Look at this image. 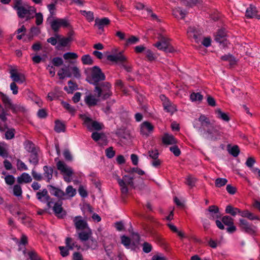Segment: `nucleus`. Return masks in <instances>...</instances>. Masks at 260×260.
<instances>
[{"label":"nucleus","instance_id":"f257e3e1","mask_svg":"<svg viewBox=\"0 0 260 260\" xmlns=\"http://www.w3.org/2000/svg\"><path fill=\"white\" fill-rule=\"evenodd\" d=\"M125 171L129 173V174L124 175L122 179H118V181L121 187V190L122 193H126L128 191V186L133 187V179L135 177L134 174H137L139 175H143L145 174L144 172L139 169L138 167L129 168L126 167L125 168Z\"/></svg>","mask_w":260,"mask_h":260},{"label":"nucleus","instance_id":"f03ea898","mask_svg":"<svg viewBox=\"0 0 260 260\" xmlns=\"http://www.w3.org/2000/svg\"><path fill=\"white\" fill-rule=\"evenodd\" d=\"M18 16L20 18H25L26 20L34 17L32 14L36 13V9L26 5H23L20 2H17L14 6Z\"/></svg>","mask_w":260,"mask_h":260},{"label":"nucleus","instance_id":"7ed1b4c3","mask_svg":"<svg viewBox=\"0 0 260 260\" xmlns=\"http://www.w3.org/2000/svg\"><path fill=\"white\" fill-rule=\"evenodd\" d=\"M46 22L48 23L54 32L58 31L60 27L72 28V25L68 18H59L57 17H48Z\"/></svg>","mask_w":260,"mask_h":260},{"label":"nucleus","instance_id":"20e7f679","mask_svg":"<svg viewBox=\"0 0 260 260\" xmlns=\"http://www.w3.org/2000/svg\"><path fill=\"white\" fill-rule=\"evenodd\" d=\"M89 75L87 77L88 81L97 85L99 82L105 79V75L98 66H94L89 69Z\"/></svg>","mask_w":260,"mask_h":260},{"label":"nucleus","instance_id":"39448f33","mask_svg":"<svg viewBox=\"0 0 260 260\" xmlns=\"http://www.w3.org/2000/svg\"><path fill=\"white\" fill-rule=\"evenodd\" d=\"M111 88V84L109 82H105L100 86L96 85L95 91L97 92L98 98H100L103 100H106L110 97L112 94Z\"/></svg>","mask_w":260,"mask_h":260},{"label":"nucleus","instance_id":"423d86ee","mask_svg":"<svg viewBox=\"0 0 260 260\" xmlns=\"http://www.w3.org/2000/svg\"><path fill=\"white\" fill-rule=\"evenodd\" d=\"M158 41L154 46L159 50L172 52L174 49L170 45V40L165 34H159L157 37Z\"/></svg>","mask_w":260,"mask_h":260},{"label":"nucleus","instance_id":"0eeeda50","mask_svg":"<svg viewBox=\"0 0 260 260\" xmlns=\"http://www.w3.org/2000/svg\"><path fill=\"white\" fill-rule=\"evenodd\" d=\"M57 168L63 175L64 180L66 182L70 183L72 181L74 172L67 164H57Z\"/></svg>","mask_w":260,"mask_h":260},{"label":"nucleus","instance_id":"6e6552de","mask_svg":"<svg viewBox=\"0 0 260 260\" xmlns=\"http://www.w3.org/2000/svg\"><path fill=\"white\" fill-rule=\"evenodd\" d=\"M80 117L81 119L83 121V124L90 131H92L94 130H101L103 127V125L102 123L96 121L92 120L86 114H81L80 115Z\"/></svg>","mask_w":260,"mask_h":260},{"label":"nucleus","instance_id":"1a4fd4ad","mask_svg":"<svg viewBox=\"0 0 260 260\" xmlns=\"http://www.w3.org/2000/svg\"><path fill=\"white\" fill-rule=\"evenodd\" d=\"M239 226L243 231L249 235H253L256 233V226L244 219H240Z\"/></svg>","mask_w":260,"mask_h":260},{"label":"nucleus","instance_id":"9d476101","mask_svg":"<svg viewBox=\"0 0 260 260\" xmlns=\"http://www.w3.org/2000/svg\"><path fill=\"white\" fill-rule=\"evenodd\" d=\"M36 197L38 200L41 202L47 203V206L49 208L52 207L53 203L49 201L50 197L48 193V191L46 189H44L42 190H39L36 193Z\"/></svg>","mask_w":260,"mask_h":260},{"label":"nucleus","instance_id":"9b49d317","mask_svg":"<svg viewBox=\"0 0 260 260\" xmlns=\"http://www.w3.org/2000/svg\"><path fill=\"white\" fill-rule=\"evenodd\" d=\"M153 126L149 122L144 121L141 125V134L146 137H148L149 134L153 131Z\"/></svg>","mask_w":260,"mask_h":260},{"label":"nucleus","instance_id":"f8f14e48","mask_svg":"<svg viewBox=\"0 0 260 260\" xmlns=\"http://www.w3.org/2000/svg\"><path fill=\"white\" fill-rule=\"evenodd\" d=\"M225 36V30L223 29H220L214 35L215 41L219 43L221 45L222 44L223 46H226L228 44V41Z\"/></svg>","mask_w":260,"mask_h":260},{"label":"nucleus","instance_id":"ddd939ff","mask_svg":"<svg viewBox=\"0 0 260 260\" xmlns=\"http://www.w3.org/2000/svg\"><path fill=\"white\" fill-rule=\"evenodd\" d=\"M49 190L52 195H53L59 199L63 200L66 199V194L60 188L55 187L52 185L48 186Z\"/></svg>","mask_w":260,"mask_h":260},{"label":"nucleus","instance_id":"4468645a","mask_svg":"<svg viewBox=\"0 0 260 260\" xmlns=\"http://www.w3.org/2000/svg\"><path fill=\"white\" fill-rule=\"evenodd\" d=\"M107 59L109 61L115 62H122L126 60L125 57L122 52L118 53L110 54L107 56Z\"/></svg>","mask_w":260,"mask_h":260},{"label":"nucleus","instance_id":"2eb2a0df","mask_svg":"<svg viewBox=\"0 0 260 260\" xmlns=\"http://www.w3.org/2000/svg\"><path fill=\"white\" fill-rule=\"evenodd\" d=\"M257 11L256 8L250 5L246 9L245 16L248 18H252L255 17L257 19H260V15L257 14Z\"/></svg>","mask_w":260,"mask_h":260},{"label":"nucleus","instance_id":"dca6fc26","mask_svg":"<svg viewBox=\"0 0 260 260\" xmlns=\"http://www.w3.org/2000/svg\"><path fill=\"white\" fill-rule=\"evenodd\" d=\"M162 142L165 145H175L177 143L176 139L171 134H164L162 137Z\"/></svg>","mask_w":260,"mask_h":260},{"label":"nucleus","instance_id":"f3484780","mask_svg":"<svg viewBox=\"0 0 260 260\" xmlns=\"http://www.w3.org/2000/svg\"><path fill=\"white\" fill-rule=\"evenodd\" d=\"M187 35L189 37L193 38L195 42L199 43L201 39V34L193 27H190L188 28Z\"/></svg>","mask_w":260,"mask_h":260},{"label":"nucleus","instance_id":"a211bd4d","mask_svg":"<svg viewBox=\"0 0 260 260\" xmlns=\"http://www.w3.org/2000/svg\"><path fill=\"white\" fill-rule=\"evenodd\" d=\"M11 78L14 81L19 84L23 83L25 81V78L23 74L18 73L15 71H12L10 72Z\"/></svg>","mask_w":260,"mask_h":260},{"label":"nucleus","instance_id":"6ab92c4d","mask_svg":"<svg viewBox=\"0 0 260 260\" xmlns=\"http://www.w3.org/2000/svg\"><path fill=\"white\" fill-rule=\"evenodd\" d=\"M99 98L96 97L95 95L92 94H89L86 95L84 101L85 103L89 106H95L99 101Z\"/></svg>","mask_w":260,"mask_h":260},{"label":"nucleus","instance_id":"aec40b11","mask_svg":"<svg viewBox=\"0 0 260 260\" xmlns=\"http://www.w3.org/2000/svg\"><path fill=\"white\" fill-rule=\"evenodd\" d=\"M76 229L78 230H83L87 226L86 222L83 220L81 216H76L73 220Z\"/></svg>","mask_w":260,"mask_h":260},{"label":"nucleus","instance_id":"412c9836","mask_svg":"<svg viewBox=\"0 0 260 260\" xmlns=\"http://www.w3.org/2000/svg\"><path fill=\"white\" fill-rule=\"evenodd\" d=\"M110 20L107 17L102 19L96 18L95 20V25L97 26L99 29H103L105 26L108 25L110 23Z\"/></svg>","mask_w":260,"mask_h":260},{"label":"nucleus","instance_id":"4be33fe9","mask_svg":"<svg viewBox=\"0 0 260 260\" xmlns=\"http://www.w3.org/2000/svg\"><path fill=\"white\" fill-rule=\"evenodd\" d=\"M209 213L207 214L209 218L214 219L218 217V208L215 206H210L208 210Z\"/></svg>","mask_w":260,"mask_h":260},{"label":"nucleus","instance_id":"5701e85b","mask_svg":"<svg viewBox=\"0 0 260 260\" xmlns=\"http://www.w3.org/2000/svg\"><path fill=\"white\" fill-rule=\"evenodd\" d=\"M62 202L58 201L54 204L53 210L56 215L58 217L61 218L64 214L62 213Z\"/></svg>","mask_w":260,"mask_h":260},{"label":"nucleus","instance_id":"b1692460","mask_svg":"<svg viewBox=\"0 0 260 260\" xmlns=\"http://www.w3.org/2000/svg\"><path fill=\"white\" fill-rule=\"evenodd\" d=\"M186 14L187 13L180 7L175 8L173 10V15L175 18L179 19H184Z\"/></svg>","mask_w":260,"mask_h":260},{"label":"nucleus","instance_id":"393cba45","mask_svg":"<svg viewBox=\"0 0 260 260\" xmlns=\"http://www.w3.org/2000/svg\"><path fill=\"white\" fill-rule=\"evenodd\" d=\"M162 105L164 110L171 114H173L177 111L176 106L170 101H167V103H162Z\"/></svg>","mask_w":260,"mask_h":260},{"label":"nucleus","instance_id":"a878e982","mask_svg":"<svg viewBox=\"0 0 260 260\" xmlns=\"http://www.w3.org/2000/svg\"><path fill=\"white\" fill-rule=\"evenodd\" d=\"M32 180L31 176L27 173H23L21 176L17 177V181L18 183H27L31 182Z\"/></svg>","mask_w":260,"mask_h":260},{"label":"nucleus","instance_id":"bb28decb","mask_svg":"<svg viewBox=\"0 0 260 260\" xmlns=\"http://www.w3.org/2000/svg\"><path fill=\"white\" fill-rule=\"evenodd\" d=\"M215 114H216V116L218 118L220 119L225 121H229L230 120V118L228 115L222 112L220 109H217L215 111Z\"/></svg>","mask_w":260,"mask_h":260},{"label":"nucleus","instance_id":"cd10ccee","mask_svg":"<svg viewBox=\"0 0 260 260\" xmlns=\"http://www.w3.org/2000/svg\"><path fill=\"white\" fill-rule=\"evenodd\" d=\"M0 95L2 101H3L5 106L7 108H9L13 103L12 100L9 98L8 96L2 92H0Z\"/></svg>","mask_w":260,"mask_h":260},{"label":"nucleus","instance_id":"c85d7f7f","mask_svg":"<svg viewBox=\"0 0 260 260\" xmlns=\"http://www.w3.org/2000/svg\"><path fill=\"white\" fill-rule=\"evenodd\" d=\"M44 175L45 178H46L47 181L49 182L52 179L53 169L51 167H48L47 166L44 167Z\"/></svg>","mask_w":260,"mask_h":260},{"label":"nucleus","instance_id":"c756f323","mask_svg":"<svg viewBox=\"0 0 260 260\" xmlns=\"http://www.w3.org/2000/svg\"><path fill=\"white\" fill-rule=\"evenodd\" d=\"M241 216L243 217H246L250 220L258 219L257 215H254L253 213L249 212L248 210L243 211L241 212Z\"/></svg>","mask_w":260,"mask_h":260},{"label":"nucleus","instance_id":"7c9ffc66","mask_svg":"<svg viewBox=\"0 0 260 260\" xmlns=\"http://www.w3.org/2000/svg\"><path fill=\"white\" fill-rule=\"evenodd\" d=\"M40 151L37 149L30 153L29 162H38L39 161Z\"/></svg>","mask_w":260,"mask_h":260},{"label":"nucleus","instance_id":"2f4dec72","mask_svg":"<svg viewBox=\"0 0 260 260\" xmlns=\"http://www.w3.org/2000/svg\"><path fill=\"white\" fill-rule=\"evenodd\" d=\"M145 55L147 58V60L150 61H152L157 59V56L156 54L154 53L150 49H147L145 52Z\"/></svg>","mask_w":260,"mask_h":260},{"label":"nucleus","instance_id":"473e14b6","mask_svg":"<svg viewBox=\"0 0 260 260\" xmlns=\"http://www.w3.org/2000/svg\"><path fill=\"white\" fill-rule=\"evenodd\" d=\"M185 183L186 185L189 186L190 188L193 187L195 186L197 179L191 175H189L185 178Z\"/></svg>","mask_w":260,"mask_h":260},{"label":"nucleus","instance_id":"72a5a7b5","mask_svg":"<svg viewBox=\"0 0 260 260\" xmlns=\"http://www.w3.org/2000/svg\"><path fill=\"white\" fill-rule=\"evenodd\" d=\"M198 121L203 126H208L210 125L209 119L205 115L201 114L198 119Z\"/></svg>","mask_w":260,"mask_h":260},{"label":"nucleus","instance_id":"f704fd0d","mask_svg":"<svg viewBox=\"0 0 260 260\" xmlns=\"http://www.w3.org/2000/svg\"><path fill=\"white\" fill-rule=\"evenodd\" d=\"M225 211L227 213L230 214L233 216H235L237 213H239L241 215V211L237 208H234L231 205L226 206Z\"/></svg>","mask_w":260,"mask_h":260},{"label":"nucleus","instance_id":"c9c22d12","mask_svg":"<svg viewBox=\"0 0 260 260\" xmlns=\"http://www.w3.org/2000/svg\"><path fill=\"white\" fill-rule=\"evenodd\" d=\"M24 146L25 150L29 153L39 149L38 148L35 147V144L34 143L29 141L25 142Z\"/></svg>","mask_w":260,"mask_h":260},{"label":"nucleus","instance_id":"e433bc0d","mask_svg":"<svg viewBox=\"0 0 260 260\" xmlns=\"http://www.w3.org/2000/svg\"><path fill=\"white\" fill-rule=\"evenodd\" d=\"M66 127L64 123L59 120L55 121L54 130L57 133L63 132L65 131Z\"/></svg>","mask_w":260,"mask_h":260},{"label":"nucleus","instance_id":"4c0bfd02","mask_svg":"<svg viewBox=\"0 0 260 260\" xmlns=\"http://www.w3.org/2000/svg\"><path fill=\"white\" fill-rule=\"evenodd\" d=\"M13 112L16 113L18 112H24L25 111V108L21 105L13 104V103L9 108Z\"/></svg>","mask_w":260,"mask_h":260},{"label":"nucleus","instance_id":"58836bf2","mask_svg":"<svg viewBox=\"0 0 260 260\" xmlns=\"http://www.w3.org/2000/svg\"><path fill=\"white\" fill-rule=\"evenodd\" d=\"M66 196H68L69 198H73L76 194V190L71 185H69L66 189Z\"/></svg>","mask_w":260,"mask_h":260},{"label":"nucleus","instance_id":"ea45409f","mask_svg":"<svg viewBox=\"0 0 260 260\" xmlns=\"http://www.w3.org/2000/svg\"><path fill=\"white\" fill-rule=\"evenodd\" d=\"M182 3L186 6L193 7L201 3V0H181Z\"/></svg>","mask_w":260,"mask_h":260},{"label":"nucleus","instance_id":"a19ab883","mask_svg":"<svg viewBox=\"0 0 260 260\" xmlns=\"http://www.w3.org/2000/svg\"><path fill=\"white\" fill-rule=\"evenodd\" d=\"M71 76H73L76 78H80L81 77V73L79 69L76 66L72 67L70 68Z\"/></svg>","mask_w":260,"mask_h":260},{"label":"nucleus","instance_id":"79ce46f5","mask_svg":"<svg viewBox=\"0 0 260 260\" xmlns=\"http://www.w3.org/2000/svg\"><path fill=\"white\" fill-rule=\"evenodd\" d=\"M80 13L86 17V19L89 22H91L94 20V15L92 12L81 10Z\"/></svg>","mask_w":260,"mask_h":260},{"label":"nucleus","instance_id":"37998d69","mask_svg":"<svg viewBox=\"0 0 260 260\" xmlns=\"http://www.w3.org/2000/svg\"><path fill=\"white\" fill-rule=\"evenodd\" d=\"M77 88V86L72 81H70L68 82V87L65 86L64 87V90H66L68 93H72L73 91L75 90Z\"/></svg>","mask_w":260,"mask_h":260},{"label":"nucleus","instance_id":"c03bdc74","mask_svg":"<svg viewBox=\"0 0 260 260\" xmlns=\"http://www.w3.org/2000/svg\"><path fill=\"white\" fill-rule=\"evenodd\" d=\"M61 105L70 114L74 115L76 110L74 107L64 101L61 102Z\"/></svg>","mask_w":260,"mask_h":260},{"label":"nucleus","instance_id":"a18cd8bd","mask_svg":"<svg viewBox=\"0 0 260 260\" xmlns=\"http://www.w3.org/2000/svg\"><path fill=\"white\" fill-rule=\"evenodd\" d=\"M57 75L60 79H64L66 77H71V74L67 69L62 68L57 73Z\"/></svg>","mask_w":260,"mask_h":260},{"label":"nucleus","instance_id":"49530a36","mask_svg":"<svg viewBox=\"0 0 260 260\" xmlns=\"http://www.w3.org/2000/svg\"><path fill=\"white\" fill-rule=\"evenodd\" d=\"M81 61L84 64L91 65L93 63V60L91 57L88 55H84L81 57Z\"/></svg>","mask_w":260,"mask_h":260},{"label":"nucleus","instance_id":"de8ad7c7","mask_svg":"<svg viewBox=\"0 0 260 260\" xmlns=\"http://www.w3.org/2000/svg\"><path fill=\"white\" fill-rule=\"evenodd\" d=\"M7 145L4 143L0 144V156L3 157H7L8 155Z\"/></svg>","mask_w":260,"mask_h":260},{"label":"nucleus","instance_id":"09e8293b","mask_svg":"<svg viewBox=\"0 0 260 260\" xmlns=\"http://www.w3.org/2000/svg\"><path fill=\"white\" fill-rule=\"evenodd\" d=\"M121 243L127 249L130 248L131 241L129 238L125 236L121 237Z\"/></svg>","mask_w":260,"mask_h":260},{"label":"nucleus","instance_id":"8fccbe9b","mask_svg":"<svg viewBox=\"0 0 260 260\" xmlns=\"http://www.w3.org/2000/svg\"><path fill=\"white\" fill-rule=\"evenodd\" d=\"M13 194L17 197H21L22 196V189L21 187L19 184H16L13 186Z\"/></svg>","mask_w":260,"mask_h":260},{"label":"nucleus","instance_id":"3c124183","mask_svg":"<svg viewBox=\"0 0 260 260\" xmlns=\"http://www.w3.org/2000/svg\"><path fill=\"white\" fill-rule=\"evenodd\" d=\"M227 182L228 180L226 179L223 178H218L215 180V184L216 187H221L224 186Z\"/></svg>","mask_w":260,"mask_h":260},{"label":"nucleus","instance_id":"603ef678","mask_svg":"<svg viewBox=\"0 0 260 260\" xmlns=\"http://www.w3.org/2000/svg\"><path fill=\"white\" fill-rule=\"evenodd\" d=\"M91 138L96 142H98L100 140H105L104 135L102 133L97 132L92 133Z\"/></svg>","mask_w":260,"mask_h":260},{"label":"nucleus","instance_id":"864d4df0","mask_svg":"<svg viewBox=\"0 0 260 260\" xmlns=\"http://www.w3.org/2000/svg\"><path fill=\"white\" fill-rule=\"evenodd\" d=\"M190 99L192 102L201 101L203 99V95L199 92H193L190 95Z\"/></svg>","mask_w":260,"mask_h":260},{"label":"nucleus","instance_id":"5fc2aeb1","mask_svg":"<svg viewBox=\"0 0 260 260\" xmlns=\"http://www.w3.org/2000/svg\"><path fill=\"white\" fill-rule=\"evenodd\" d=\"M46 57V54H43L42 56L39 55H35L32 57V60L34 63H39L42 61L45 60Z\"/></svg>","mask_w":260,"mask_h":260},{"label":"nucleus","instance_id":"6e6d98bb","mask_svg":"<svg viewBox=\"0 0 260 260\" xmlns=\"http://www.w3.org/2000/svg\"><path fill=\"white\" fill-rule=\"evenodd\" d=\"M63 58L65 60L76 59L78 56L77 53L74 52H67L63 54Z\"/></svg>","mask_w":260,"mask_h":260},{"label":"nucleus","instance_id":"4d7b16f0","mask_svg":"<svg viewBox=\"0 0 260 260\" xmlns=\"http://www.w3.org/2000/svg\"><path fill=\"white\" fill-rule=\"evenodd\" d=\"M58 46L60 47L67 46L71 41L69 38L63 37L58 39Z\"/></svg>","mask_w":260,"mask_h":260},{"label":"nucleus","instance_id":"13d9d810","mask_svg":"<svg viewBox=\"0 0 260 260\" xmlns=\"http://www.w3.org/2000/svg\"><path fill=\"white\" fill-rule=\"evenodd\" d=\"M228 151L231 154L235 157L237 156L240 152L239 147L236 145L229 148Z\"/></svg>","mask_w":260,"mask_h":260},{"label":"nucleus","instance_id":"bf43d9fd","mask_svg":"<svg viewBox=\"0 0 260 260\" xmlns=\"http://www.w3.org/2000/svg\"><path fill=\"white\" fill-rule=\"evenodd\" d=\"M48 9L49 11L50 15L48 17H51V18L53 17V16L55 15V4H50L47 5Z\"/></svg>","mask_w":260,"mask_h":260},{"label":"nucleus","instance_id":"052dcab7","mask_svg":"<svg viewBox=\"0 0 260 260\" xmlns=\"http://www.w3.org/2000/svg\"><path fill=\"white\" fill-rule=\"evenodd\" d=\"M15 136V129L14 128H9L5 133V138L7 140L13 139Z\"/></svg>","mask_w":260,"mask_h":260},{"label":"nucleus","instance_id":"680f3d73","mask_svg":"<svg viewBox=\"0 0 260 260\" xmlns=\"http://www.w3.org/2000/svg\"><path fill=\"white\" fill-rule=\"evenodd\" d=\"M139 41V38L137 37L132 36L130 38H129L126 41V45H133L137 43H138Z\"/></svg>","mask_w":260,"mask_h":260},{"label":"nucleus","instance_id":"e2e57ef3","mask_svg":"<svg viewBox=\"0 0 260 260\" xmlns=\"http://www.w3.org/2000/svg\"><path fill=\"white\" fill-rule=\"evenodd\" d=\"M146 11L147 13V16L150 17L152 20H154L157 22L160 21L157 15L153 13L151 9H147Z\"/></svg>","mask_w":260,"mask_h":260},{"label":"nucleus","instance_id":"0e129e2a","mask_svg":"<svg viewBox=\"0 0 260 260\" xmlns=\"http://www.w3.org/2000/svg\"><path fill=\"white\" fill-rule=\"evenodd\" d=\"M35 18H36V24L37 25H40L41 24H42L43 21V16L41 13H40V12L36 13Z\"/></svg>","mask_w":260,"mask_h":260},{"label":"nucleus","instance_id":"69168bd1","mask_svg":"<svg viewBox=\"0 0 260 260\" xmlns=\"http://www.w3.org/2000/svg\"><path fill=\"white\" fill-rule=\"evenodd\" d=\"M152 246L148 242H144L142 245V249L144 252L148 253L152 250Z\"/></svg>","mask_w":260,"mask_h":260},{"label":"nucleus","instance_id":"338daca9","mask_svg":"<svg viewBox=\"0 0 260 260\" xmlns=\"http://www.w3.org/2000/svg\"><path fill=\"white\" fill-rule=\"evenodd\" d=\"M113 2L120 12L125 11V7L123 5L121 0H113Z\"/></svg>","mask_w":260,"mask_h":260},{"label":"nucleus","instance_id":"774afa93","mask_svg":"<svg viewBox=\"0 0 260 260\" xmlns=\"http://www.w3.org/2000/svg\"><path fill=\"white\" fill-rule=\"evenodd\" d=\"M87 246L88 248H91L92 249H95L98 247L97 241L92 239H90L87 242Z\"/></svg>","mask_w":260,"mask_h":260}]
</instances>
